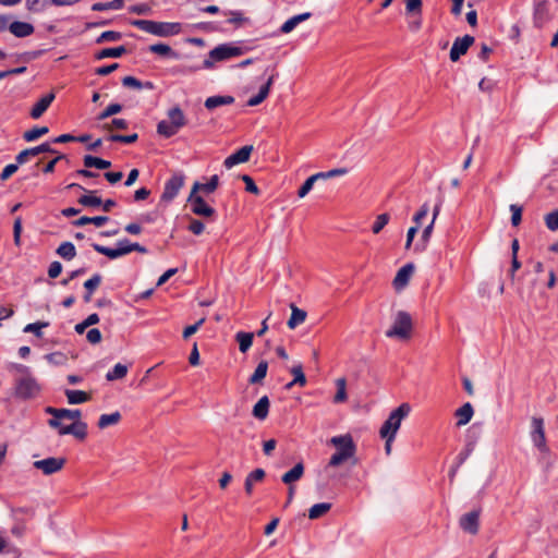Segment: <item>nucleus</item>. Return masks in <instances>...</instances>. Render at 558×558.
<instances>
[{
    "instance_id": "nucleus-1",
    "label": "nucleus",
    "mask_w": 558,
    "mask_h": 558,
    "mask_svg": "<svg viewBox=\"0 0 558 558\" xmlns=\"http://www.w3.org/2000/svg\"><path fill=\"white\" fill-rule=\"evenodd\" d=\"M330 444L336 447V452L330 457L327 468L339 466L351 459H353V464L356 463V446L351 435L333 436Z\"/></svg>"
},
{
    "instance_id": "nucleus-2",
    "label": "nucleus",
    "mask_w": 558,
    "mask_h": 558,
    "mask_svg": "<svg viewBox=\"0 0 558 558\" xmlns=\"http://www.w3.org/2000/svg\"><path fill=\"white\" fill-rule=\"evenodd\" d=\"M19 371L22 373V376L14 380V397L24 401L37 398L41 390L37 379L25 365H20Z\"/></svg>"
},
{
    "instance_id": "nucleus-3",
    "label": "nucleus",
    "mask_w": 558,
    "mask_h": 558,
    "mask_svg": "<svg viewBox=\"0 0 558 558\" xmlns=\"http://www.w3.org/2000/svg\"><path fill=\"white\" fill-rule=\"evenodd\" d=\"M167 120H161L157 124V133L166 138L175 135L186 125V118L180 107L175 106L168 110Z\"/></svg>"
},
{
    "instance_id": "nucleus-4",
    "label": "nucleus",
    "mask_w": 558,
    "mask_h": 558,
    "mask_svg": "<svg viewBox=\"0 0 558 558\" xmlns=\"http://www.w3.org/2000/svg\"><path fill=\"white\" fill-rule=\"evenodd\" d=\"M132 25L138 29L161 37L177 35L181 32L180 23L156 22L150 20H134Z\"/></svg>"
},
{
    "instance_id": "nucleus-5",
    "label": "nucleus",
    "mask_w": 558,
    "mask_h": 558,
    "mask_svg": "<svg viewBox=\"0 0 558 558\" xmlns=\"http://www.w3.org/2000/svg\"><path fill=\"white\" fill-rule=\"evenodd\" d=\"M250 50L246 46H234L231 44H221L209 51L208 59L203 62L204 69H210L214 62L225 61L233 57H239Z\"/></svg>"
},
{
    "instance_id": "nucleus-6",
    "label": "nucleus",
    "mask_w": 558,
    "mask_h": 558,
    "mask_svg": "<svg viewBox=\"0 0 558 558\" xmlns=\"http://www.w3.org/2000/svg\"><path fill=\"white\" fill-rule=\"evenodd\" d=\"M413 329L412 317L408 312L399 311L395 315L392 326L385 332L387 338L409 339Z\"/></svg>"
},
{
    "instance_id": "nucleus-7",
    "label": "nucleus",
    "mask_w": 558,
    "mask_h": 558,
    "mask_svg": "<svg viewBox=\"0 0 558 558\" xmlns=\"http://www.w3.org/2000/svg\"><path fill=\"white\" fill-rule=\"evenodd\" d=\"M411 407L408 403H402L397 409H395L381 425L379 430L380 437H396L402 420H404L409 415Z\"/></svg>"
},
{
    "instance_id": "nucleus-8",
    "label": "nucleus",
    "mask_w": 558,
    "mask_h": 558,
    "mask_svg": "<svg viewBox=\"0 0 558 558\" xmlns=\"http://www.w3.org/2000/svg\"><path fill=\"white\" fill-rule=\"evenodd\" d=\"M530 437L534 446L541 451L546 452L548 450L544 420L542 417L533 416L531 420Z\"/></svg>"
},
{
    "instance_id": "nucleus-9",
    "label": "nucleus",
    "mask_w": 558,
    "mask_h": 558,
    "mask_svg": "<svg viewBox=\"0 0 558 558\" xmlns=\"http://www.w3.org/2000/svg\"><path fill=\"white\" fill-rule=\"evenodd\" d=\"M184 182L185 175L183 173H173L165 183L161 201L167 203L172 202L179 194L180 190L184 186Z\"/></svg>"
},
{
    "instance_id": "nucleus-10",
    "label": "nucleus",
    "mask_w": 558,
    "mask_h": 558,
    "mask_svg": "<svg viewBox=\"0 0 558 558\" xmlns=\"http://www.w3.org/2000/svg\"><path fill=\"white\" fill-rule=\"evenodd\" d=\"M187 203L191 205V210L193 214L202 217H213L216 215V210L214 207L209 206L205 199L197 195L196 193L191 192L187 197Z\"/></svg>"
},
{
    "instance_id": "nucleus-11",
    "label": "nucleus",
    "mask_w": 558,
    "mask_h": 558,
    "mask_svg": "<svg viewBox=\"0 0 558 558\" xmlns=\"http://www.w3.org/2000/svg\"><path fill=\"white\" fill-rule=\"evenodd\" d=\"M66 460L64 458H54L50 457L43 460H37L34 462V468L43 471L45 475H51L61 471L65 464Z\"/></svg>"
},
{
    "instance_id": "nucleus-12",
    "label": "nucleus",
    "mask_w": 558,
    "mask_h": 558,
    "mask_svg": "<svg viewBox=\"0 0 558 558\" xmlns=\"http://www.w3.org/2000/svg\"><path fill=\"white\" fill-rule=\"evenodd\" d=\"M474 43V37L471 35H464L463 37H457L450 49V60L456 62L462 54H465L470 46Z\"/></svg>"
},
{
    "instance_id": "nucleus-13",
    "label": "nucleus",
    "mask_w": 558,
    "mask_h": 558,
    "mask_svg": "<svg viewBox=\"0 0 558 558\" xmlns=\"http://www.w3.org/2000/svg\"><path fill=\"white\" fill-rule=\"evenodd\" d=\"M43 153L57 154V150L53 149L49 143H43L39 146L22 150L16 155L15 160L17 163L23 165L27 162L32 157H36Z\"/></svg>"
},
{
    "instance_id": "nucleus-14",
    "label": "nucleus",
    "mask_w": 558,
    "mask_h": 558,
    "mask_svg": "<svg viewBox=\"0 0 558 558\" xmlns=\"http://www.w3.org/2000/svg\"><path fill=\"white\" fill-rule=\"evenodd\" d=\"M252 145H245L238 149L235 153L228 156L225 161L223 166L226 169H231L232 167L247 162L250 160L251 154L253 151Z\"/></svg>"
},
{
    "instance_id": "nucleus-15",
    "label": "nucleus",
    "mask_w": 558,
    "mask_h": 558,
    "mask_svg": "<svg viewBox=\"0 0 558 558\" xmlns=\"http://www.w3.org/2000/svg\"><path fill=\"white\" fill-rule=\"evenodd\" d=\"M66 189H80L85 192V194L77 199L78 204L84 207L95 208L102 204L101 198L96 196L97 191H88L78 183H71L66 186Z\"/></svg>"
},
{
    "instance_id": "nucleus-16",
    "label": "nucleus",
    "mask_w": 558,
    "mask_h": 558,
    "mask_svg": "<svg viewBox=\"0 0 558 558\" xmlns=\"http://www.w3.org/2000/svg\"><path fill=\"white\" fill-rule=\"evenodd\" d=\"M480 514H481L480 509L473 510V511H470V512L463 514L459 521L460 527L464 532H468L473 535L476 534L478 532V527H480V523H478Z\"/></svg>"
},
{
    "instance_id": "nucleus-17",
    "label": "nucleus",
    "mask_w": 558,
    "mask_h": 558,
    "mask_svg": "<svg viewBox=\"0 0 558 558\" xmlns=\"http://www.w3.org/2000/svg\"><path fill=\"white\" fill-rule=\"evenodd\" d=\"M54 93H49L43 96L32 108L29 114L33 119H39L50 107L51 102L54 100Z\"/></svg>"
},
{
    "instance_id": "nucleus-18",
    "label": "nucleus",
    "mask_w": 558,
    "mask_h": 558,
    "mask_svg": "<svg viewBox=\"0 0 558 558\" xmlns=\"http://www.w3.org/2000/svg\"><path fill=\"white\" fill-rule=\"evenodd\" d=\"M9 31L17 38L31 36L35 28L31 23L14 21L9 25Z\"/></svg>"
},
{
    "instance_id": "nucleus-19",
    "label": "nucleus",
    "mask_w": 558,
    "mask_h": 558,
    "mask_svg": "<svg viewBox=\"0 0 558 558\" xmlns=\"http://www.w3.org/2000/svg\"><path fill=\"white\" fill-rule=\"evenodd\" d=\"M413 270L414 267L412 264H407L398 270L393 279V286L397 290L402 289L408 284Z\"/></svg>"
},
{
    "instance_id": "nucleus-20",
    "label": "nucleus",
    "mask_w": 558,
    "mask_h": 558,
    "mask_svg": "<svg viewBox=\"0 0 558 558\" xmlns=\"http://www.w3.org/2000/svg\"><path fill=\"white\" fill-rule=\"evenodd\" d=\"M474 409L470 402L464 403L456 410L454 416L457 417V426L461 427L466 425L473 417Z\"/></svg>"
},
{
    "instance_id": "nucleus-21",
    "label": "nucleus",
    "mask_w": 558,
    "mask_h": 558,
    "mask_svg": "<svg viewBox=\"0 0 558 558\" xmlns=\"http://www.w3.org/2000/svg\"><path fill=\"white\" fill-rule=\"evenodd\" d=\"M548 3L546 1H539L534 7V25L542 27L548 21Z\"/></svg>"
},
{
    "instance_id": "nucleus-22",
    "label": "nucleus",
    "mask_w": 558,
    "mask_h": 558,
    "mask_svg": "<svg viewBox=\"0 0 558 558\" xmlns=\"http://www.w3.org/2000/svg\"><path fill=\"white\" fill-rule=\"evenodd\" d=\"M234 100H235L234 97L230 96V95L210 96L205 100V107L208 110H214L221 106L232 105L234 102Z\"/></svg>"
},
{
    "instance_id": "nucleus-23",
    "label": "nucleus",
    "mask_w": 558,
    "mask_h": 558,
    "mask_svg": "<svg viewBox=\"0 0 558 558\" xmlns=\"http://www.w3.org/2000/svg\"><path fill=\"white\" fill-rule=\"evenodd\" d=\"M312 16L311 12L301 13L287 20L280 27V32L288 34L292 32L300 23L308 20Z\"/></svg>"
},
{
    "instance_id": "nucleus-24",
    "label": "nucleus",
    "mask_w": 558,
    "mask_h": 558,
    "mask_svg": "<svg viewBox=\"0 0 558 558\" xmlns=\"http://www.w3.org/2000/svg\"><path fill=\"white\" fill-rule=\"evenodd\" d=\"M269 399L267 396L262 397L256 404L253 407L252 414L255 418L264 421L268 416L269 412Z\"/></svg>"
},
{
    "instance_id": "nucleus-25",
    "label": "nucleus",
    "mask_w": 558,
    "mask_h": 558,
    "mask_svg": "<svg viewBox=\"0 0 558 558\" xmlns=\"http://www.w3.org/2000/svg\"><path fill=\"white\" fill-rule=\"evenodd\" d=\"M266 473L263 469H255L251 473L247 474L244 482V489L247 496H251L253 493V485L256 482H260L264 480Z\"/></svg>"
},
{
    "instance_id": "nucleus-26",
    "label": "nucleus",
    "mask_w": 558,
    "mask_h": 558,
    "mask_svg": "<svg viewBox=\"0 0 558 558\" xmlns=\"http://www.w3.org/2000/svg\"><path fill=\"white\" fill-rule=\"evenodd\" d=\"M291 307V316L287 323L290 329H295L299 325L303 324L306 319V312L304 310L299 308L294 304L290 305Z\"/></svg>"
},
{
    "instance_id": "nucleus-27",
    "label": "nucleus",
    "mask_w": 558,
    "mask_h": 558,
    "mask_svg": "<svg viewBox=\"0 0 558 558\" xmlns=\"http://www.w3.org/2000/svg\"><path fill=\"white\" fill-rule=\"evenodd\" d=\"M122 85L124 87L134 88V89H148L153 90L155 88V84L150 81L142 82L134 76H124L122 78Z\"/></svg>"
},
{
    "instance_id": "nucleus-28",
    "label": "nucleus",
    "mask_w": 558,
    "mask_h": 558,
    "mask_svg": "<svg viewBox=\"0 0 558 558\" xmlns=\"http://www.w3.org/2000/svg\"><path fill=\"white\" fill-rule=\"evenodd\" d=\"M64 393L69 404H81L92 399V395L83 390L66 389Z\"/></svg>"
},
{
    "instance_id": "nucleus-29",
    "label": "nucleus",
    "mask_w": 558,
    "mask_h": 558,
    "mask_svg": "<svg viewBox=\"0 0 558 558\" xmlns=\"http://www.w3.org/2000/svg\"><path fill=\"white\" fill-rule=\"evenodd\" d=\"M304 474V464L302 462L296 463L290 471L286 472L281 481L284 484L291 485L292 483L299 481Z\"/></svg>"
},
{
    "instance_id": "nucleus-30",
    "label": "nucleus",
    "mask_w": 558,
    "mask_h": 558,
    "mask_svg": "<svg viewBox=\"0 0 558 558\" xmlns=\"http://www.w3.org/2000/svg\"><path fill=\"white\" fill-rule=\"evenodd\" d=\"M219 185V177L214 174L210 177L207 183L195 182L193 184L192 191L193 193H197L199 190L204 191L207 194L213 193Z\"/></svg>"
},
{
    "instance_id": "nucleus-31",
    "label": "nucleus",
    "mask_w": 558,
    "mask_h": 558,
    "mask_svg": "<svg viewBox=\"0 0 558 558\" xmlns=\"http://www.w3.org/2000/svg\"><path fill=\"white\" fill-rule=\"evenodd\" d=\"M108 221H109V217H107V216H95V217L82 216L78 219L74 220L72 223L75 227H83L88 223H93L96 227H102Z\"/></svg>"
},
{
    "instance_id": "nucleus-32",
    "label": "nucleus",
    "mask_w": 558,
    "mask_h": 558,
    "mask_svg": "<svg viewBox=\"0 0 558 558\" xmlns=\"http://www.w3.org/2000/svg\"><path fill=\"white\" fill-rule=\"evenodd\" d=\"M124 53H126V48L124 46L105 48L95 54V59L102 60L106 58H120Z\"/></svg>"
},
{
    "instance_id": "nucleus-33",
    "label": "nucleus",
    "mask_w": 558,
    "mask_h": 558,
    "mask_svg": "<svg viewBox=\"0 0 558 558\" xmlns=\"http://www.w3.org/2000/svg\"><path fill=\"white\" fill-rule=\"evenodd\" d=\"M291 374L293 375L294 378L292 381L287 384V386H286L287 389H291L294 385H299L301 387L306 385V377L303 372L302 364L294 365L291 368Z\"/></svg>"
},
{
    "instance_id": "nucleus-34",
    "label": "nucleus",
    "mask_w": 558,
    "mask_h": 558,
    "mask_svg": "<svg viewBox=\"0 0 558 558\" xmlns=\"http://www.w3.org/2000/svg\"><path fill=\"white\" fill-rule=\"evenodd\" d=\"M83 162L86 168L105 170L111 167V161L92 155L84 156Z\"/></svg>"
},
{
    "instance_id": "nucleus-35",
    "label": "nucleus",
    "mask_w": 558,
    "mask_h": 558,
    "mask_svg": "<svg viewBox=\"0 0 558 558\" xmlns=\"http://www.w3.org/2000/svg\"><path fill=\"white\" fill-rule=\"evenodd\" d=\"M254 333L253 332H245V331H239L235 335V340L239 343V350L242 353H245L250 350L253 343Z\"/></svg>"
},
{
    "instance_id": "nucleus-36",
    "label": "nucleus",
    "mask_w": 558,
    "mask_h": 558,
    "mask_svg": "<svg viewBox=\"0 0 558 558\" xmlns=\"http://www.w3.org/2000/svg\"><path fill=\"white\" fill-rule=\"evenodd\" d=\"M56 253L65 260H72L76 256V248L72 242H62Z\"/></svg>"
},
{
    "instance_id": "nucleus-37",
    "label": "nucleus",
    "mask_w": 558,
    "mask_h": 558,
    "mask_svg": "<svg viewBox=\"0 0 558 558\" xmlns=\"http://www.w3.org/2000/svg\"><path fill=\"white\" fill-rule=\"evenodd\" d=\"M149 51L162 57H169L173 59H178V52L173 51L172 48L167 44H154L149 46Z\"/></svg>"
},
{
    "instance_id": "nucleus-38",
    "label": "nucleus",
    "mask_w": 558,
    "mask_h": 558,
    "mask_svg": "<svg viewBox=\"0 0 558 558\" xmlns=\"http://www.w3.org/2000/svg\"><path fill=\"white\" fill-rule=\"evenodd\" d=\"M331 509L330 502L315 504L308 509V518L316 520L325 515Z\"/></svg>"
},
{
    "instance_id": "nucleus-39",
    "label": "nucleus",
    "mask_w": 558,
    "mask_h": 558,
    "mask_svg": "<svg viewBox=\"0 0 558 558\" xmlns=\"http://www.w3.org/2000/svg\"><path fill=\"white\" fill-rule=\"evenodd\" d=\"M268 369V363L260 361L255 368L253 375L250 377L248 383L252 385L259 384L266 377Z\"/></svg>"
},
{
    "instance_id": "nucleus-40",
    "label": "nucleus",
    "mask_w": 558,
    "mask_h": 558,
    "mask_svg": "<svg viewBox=\"0 0 558 558\" xmlns=\"http://www.w3.org/2000/svg\"><path fill=\"white\" fill-rule=\"evenodd\" d=\"M121 421L120 412L116 411L110 414H101L98 420V427L104 429L108 426L116 425Z\"/></svg>"
},
{
    "instance_id": "nucleus-41",
    "label": "nucleus",
    "mask_w": 558,
    "mask_h": 558,
    "mask_svg": "<svg viewBox=\"0 0 558 558\" xmlns=\"http://www.w3.org/2000/svg\"><path fill=\"white\" fill-rule=\"evenodd\" d=\"M128 374V366L121 363H118L113 366L111 371L106 374V379L109 381L122 379Z\"/></svg>"
},
{
    "instance_id": "nucleus-42",
    "label": "nucleus",
    "mask_w": 558,
    "mask_h": 558,
    "mask_svg": "<svg viewBox=\"0 0 558 558\" xmlns=\"http://www.w3.org/2000/svg\"><path fill=\"white\" fill-rule=\"evenodd\" d=\"M336 386H337V392L333 397V402L335 403H342V402H345L347 399H348V395H347V380L345 378L341 377V378H338L336 380Z\"/></svg>"
},
{
    "instance_id": "nucleus-43",
    "label": "nucleus",
    "mask_w": 558,
    "mask_h": 558,
    "mask_svg": "<svg viewBox=\"0 0 558 558\" xmlns=\"http://www.w3.org/2000/svg\"><path fill=\"white\" fill-rule=\"evenodd\" d=\"M49 129L47 126H35L23 134V138L26 142H34L38 140L40 136L47 134Z\"/></svg>"
},
{
    "instance_id": "nucleus-44",
    "label": "nucleus",
    "mask_w": 558,
    "mask_h": 558,
    "mask_svg": "<svg viewBox=\"0 0 558 558\" xmlns=\"http://www.w3.org/2000/svg\"><path fill=\"white\" fill-rule=\"evenodd\" d=\"M71 435L80 440H84L87 436V424L83 421L72 422Z\"/></svg>"
},
{
    "instance_id": "nucleus-45",
    "label": "nucleus",
    "mask_w": 558,
    "mask_h": 558,
    "mask_svg": "<svg viewBox=\"0 0 558 558\" xmlns=\"http://www.w3.org/2000/svg\"><path fill=\"white\" fill-rule=\"evenodd\" d=\"M47 414L52 415V418L48 420L49 427H57L60 425V421H62V412L63 409H58L53 407H47L45 409Z\"/></svg>"
},
{
    "instance_id": "nucleus-46",
    "label": "nucleus",
    "mask_w": 558,
    "mask_h": 558,
    "mask_svg": "<svg viewBox=\"0 0 558 558\" xmlns=\"http://www.w3.org/2000/svg\"><path fill=\"white\" fill-rule=\"evenodd\" d=\"M92 247L97 253L102 254V255L107 256L110 259H117V258L121 257L117 247L116 248H111V247H107V246L100 245L98 243H93Z\"/></svg>"
},
{
    "instance_id": "nucleus-47",
    "label": "nucleus",
    "mask_w": 558,
    "mask_h": 558,
    "mask_svg": "<svg viewBox=\"0 0 558 558\" xmlns=\"http://www.w3.org/2000/svg\"><path fill=\"white\" fill-rule=\"evenodd\" d=\"M319 179L320 178H319L318 173H315V174L308 177L305 180V182L302 184V186L299 189L298 196L301 198L305 197L310 193V191L313 189L314 183Z\"/></svg>"
},
{
    "instance_id": "nucleus-48",
    "label": "nucleus",
    "mask_w": 558,
    "mask_h": 558,
    "mask_svg": "<svg viewBox=\"0 0 558 558\" xmlns=\"http://www.w3.org/2000/svg\"><path fill=\"white\" fill-rule=\"evenodd\" d=\"M52 4L50 0H26V8L31 12H41Z\"/></svg>"
},
{
    "instance_id": "nucleus-49",
    "label": "nucleus",
    "mask_w": 558,
    "mask_h": 558,
    "mask_svg": "<svg viewBox=\"0 0 558 558\" xmlns=\"http://www.w3.org/2000/svg\"><path fill=\"white\" fill-rule=\"evenodd\" d=\"M49 326L48 322H36L32 324H27L23 331L24 332H33L36 337L40 338L43 336L41 329Z\"/></svg>"
},
{
    "instance_id": "nucleus-50",
    "label": "nucleus",
    "mask_w": 558,
    "mask_h": 558,
    "mask_svg": "<svg viewBox=\"0 0 558 558\" xmlns=\"http://www.w3.org/2000/svg\"><path fill=\"white\" fill-rule=\"evenodd\" d=\"M389 219L390 216L386 213L378 215L372 226L373 233L378 234L388 225Z\"/></svg>"
},
{
    "instance_id": "nucleus-51",
    "label": "nucleus",
    "mask_w": 558,
    "mask_h": 558,
    "mask_svg": "<svg viewBox=\"0 0 558 558\" xmlns=\"http://www.w3.org/2000/svg\"><path fill=\"white\" fill-rule=\"evenodd\" d=\"M122 38V34L116 31H106L100 34V36L96 39L97 44H102L107 41H118Z\"/></svg>"
},
{
    "instance_id": "nucleus-52",
    "label": "nucleus",
    "mask_w": 558,
    "mask_h": 558,
    "mask_svg": "<svg viewBox=\"0 0 558 558\" xmlns=\"http://www.w3.org/2000/svg\"><path fill=\"white\" fill-rule=\"evenodd\" d=\"M433 228H434V222H430L428 226L425 227V229L423 230L422 235H421L422 245L420 243H417L415 245V251H423V250H425L426 244H427V242L430 239V235H432V232H433Z\"/></svg>"
},
{
    "instance_id": "nucleus-53",
    "label": "nucleus",
    "mask_w": 558,
    "mask_h": 558,
    "mask_svg": "<svg viewBox=\"0 0 558 558\" xmlns=\"http://www.w3.org/2000/svg\"><path fill=\"white\" fill-rule=\"evenodd\" d=\"M269 95V92L267 90V86H262L259 88V92L257 95L251 97L248 100H247V105L251 106V107H255V106H258L259 104H262Z\"/></svg>"
},
{
    "instance_id": "nucleus-54",
    "label": "nucleus",
    "mask_w": 558,
    "mask_h": 558,
    "mask_svg": "<svg viewBox=\"0 0 558 558\" xmlns=\"http://www.w3.org/2000/svg\"><path fill=\"white\" fill-rule=\"evenodd\" d=\"M228 23L234 24L235 26H242L244 23L250 22L247 17L243 15L241 11H230L229 13Z\"/></svg>"
},
{
    "instance_id": "nucleus-55",
    "label": "nucleus",
    "mask_w": 558,
    "mask_h": 558,
    "mask_svg": "<svg viewBox=\"0 0 558 558\" xmlns=\"http://www.w3.org/2000/svg\"><path fill=\"white\" fill-rule=\"evenodd\" d=\"M102 277L100 274L93 275L88 280L84 282V288L89 293H94V291L100 286Z\"/></svg>"
},
{
    "instance_id": "nucleus-56",
    "label": "nucleus",
    "mask_w": 558,
    "mask_h": 558,
    "mask_svg": "<svg viewBox=\"0 0 558 558\" xmlns=\"http://www.w3.org/2000/svg\"><path fill=\"white\" fill-rule=\"evenodd\" d=\"M128 126H129V123L125 119L114 118V119H112V121L110 123L104 124L102 128L107 131H112L113 129L125 130V129H128Z\"/></svg>"
},
{
    "instance_id": "nucleus-57",
    "label": "nucleus",
    "mask_w": 558,
    "mask_h": 558,
    "mask_svg": "<svg viewBox=\"0 0 558 558\" xmlns=\"http://www.w3.org/2000/svg\"><path fill=\"white\" fill-rule=\"evenodd\" d=\"M138 135L136 133L130 135L112 134L108 137L111 142H120L124 144H133L137 141Z\"/></svg>"
},
{
    "instance_id": "nucleus-58",
    "label": "nucleus",
    "mask_w": 558,
    "mask_h": 558,
    "mask_svg": "<svg viewBox=\"0 0 558 558\" xmlns=\"http://www.w3.org/2000/svg\"><path fill=\"white\" fill-rule=\"evenodd\" d=\"M122 111L120 104H110L98 116V120H105L111 116H114Z\"/></svg>"
},
{
    "instance_id": "nucleus-59",
    "label": "nucleus",
    "mask_w": 558,
    "mask_h": 558,
    "mask_svg": "<svg viewBox=\"0 0 558 558\" xmlns=\"http://www.w3.org/2000/svg\"><path fill=\"white\" fill-rule=\"evenodd\" d=\"M545 225L551 231L558 230V209L545 216Z\"/></svg>"
},
{
    "instance_id": "nucleus-60",
    "label": "nucleus",
    "mask_w": 558,
    "mask_h": 558,
    "mask_svg": "<svg viewBox=\"0 0 558 558\" xmlns=\"http://www.w3.org/2000/svg\"><path fill=\"white\" fill-rule=\"evenodd\" d=\"M510 211H511L512 226H514V227L519 226L522 220V207L517 204H511Z\"/></svg>"
},
{
    "instance_id": "nucleus-61",
    "label": "nucleus",
    "mask_w": 558,
    "mask_h": 558,
    "mask_svg": "<svg viewBox=\"0 0 558 558\" xmlns=\"http://www.w3.org/2000/svg\"><path fill=\"white\" fill-rule=\"evenodd\" d=\"M240 178L245 183V190L248 193H252L254 195H258L260 193L259 189L257 187L254 180L250 175L243 174Z\"/></svg>"
},
{
    "instance_id": "nucleus-62",
    "label": "nucleus",
    "mask_w": 558,
    "mask_h": 558,
    "mask_svg": "<svg viewBox=\"0 0 558 558\" xmlns=\"http://www.w3.org/2000/svg\"><path fill=\"white\" fill-rule=\"evenodd\" d=\"M82 412L78 409H63L62 420H70L73 422L80 421Z\"/></svg>"
},
{
    "instance_id": "nucleus-63",
    "label": "nucleus",
    "mask_w": 558,
    "mask_h": 558,
    "mask_svg": "<svg viewBox=\"0 0 558 558\" xmlns=\"http://www.w3.org/2000/svg\"><path fill=\"white\" fill-rule=\"evenodd\" d=\"M187 229L193 234L201 235L205 230V225L203 223V221H201L198 219H191Z\"/></svg>"
},
{
    "instance_id": "nucleus-64",
    "label": "nucleus",
    "mask_w": 558,
    "mask_h": 558,
    "mask_svg": "<svg viewBox=\"0 0 558 558\" xmlns=\"http://www.w3.org/2000/svg\"><path fill=\"white\" fill-rule=\"evenodd\" d=\"M45 357L49 363L54 365H62L66 361V356L61 352L49 353Z\"/></svg>"
}]
</instances>
